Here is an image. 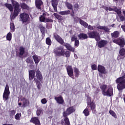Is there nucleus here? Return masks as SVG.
Returning <instances> with one entry per match:
<instances>
[{
	"instance_id": "17",
	"label": "nucleus",
	"mask_w": 125,
	"mask_h": 125,
	"mask_svg": "<svg viewBox=\"0 0 125 125\" xmlns=\"http://www.w3.org/2000/svg\"><path fill=\"white\" fill-rule=\"evenodd\" d=\"M54 99L56 101L57 103H58V104L61 105L64 104V99L62 96L60 95L58 97H55Z\"/></svg>"
},
{
	"instance_id": "44",
	"label": "nucleus",
	"mask_w": 125,
	"mask_h": 125,
	"mask_svg": "<svg viewBox=\"0 0 125 125\" xmlns=\"http://www.w3.org/2000/svg\"><path fill=\"white\" fill-rule=\"evenodd\" d=\"M109 113L110 115L112 116V117H114V118H115V119H117V114H116V113L114 112V111L110 110H109Z\"/></svg>"
},
{
	"instance_id": "61",
	"label": "nucleus",
	"mask_w": 125,
	"mask_h": 125,
	"mask_svg": "<svg viewBox=\"0 0 125 125\" xmlns=\"http://www.w3.org/2000/svg\"><path fill=\"white\" fill-rule=\"evenodd\" d=\"M2 125H12V124H4Z\"/></svg>"
},
{
	"instance_id": "32",
	"label": "nucleus",
	"mask_w": 125,
	"mask_h": 125,
	"mask_svg": "<svg viewBox=\"0 0 125 125\" xmlns=\"http://www.w3.org/2000/svg\"><path fill=\"white\" fill-rule=\"evenodd\" d=\"M32 58L34 60V61L36 64V65H38L40 62V59H39V56L35 55L32 56Z\"/></svg>"
},
{
	"instance_id": "29",
	"label": "nucleus",
	"mask_w": 125,
	"mask_h": 125,
	"mask_svg": "<svg viewBox=\"0 0 125 125\" xmlns=\"http://www.w3.org/2000/svg\"><path fill=\"white\" fill-rule=\"evenodd\" d=\"M23 100L24 101L22 103L23 107H27L28 106H30V101H29V100L26 98H23Z\"/></svg>"
},
{
	"instance_id": "40",
	"label": "nucleus",
	"mask_w": 125,
	"mask_h": 125,
	"mask_svg": "<svg viewBox=\"0 0 125 125\" xmlns=\"http://www.w3.org/2000/svg\"><path fill=\"white\" fill-rule=\"evenodd\" d=\"M46 44L47 45H51L52 44V41H51V39H50V38L48 37L46 39Z\"/></svg>"
},
{
	"instance_id": "53",
	"label": "nucleus",
	"mask_w": 125,
	"mask_h": 125,
	"mask_svg": "<svg viewBox=\"0 0 125 125\" xmlns=\"http://www.w3.org/2000/svg\"><path fill=\"white\" fill-rule=\"evenodd\" d=\"M78 40V38L77 37L73 36L71 38V42H76V41Z\"/></svg>"
},
{
	"instance_id": "41",
	"label": "nucleus",
	"mask_w": 125,
	"mask_h": 125,
	"mask_svg": "<svg viewBox=\"0 0 125 125\" xmlns=\"http://www.w3.org/2000/svg\"><path fill=\"white\" fill-rule=\"evenodd\" d=\"M83 113L84 114V116H85V117H87L88 116H89V110H88L87 106L83 110Z\"/></svg>"
},
{
	"instance_id": "49",
	"label": "nucleus",
	"mask_w": 125,
	"mask_h": 125,
	"mask_svg": "<svg viewBox=\"0 0 125 125\" xmlns=\"http://www.w3.org/2000/svg\"><path fill=\"white\" fill-rule=\"evenodd\" d=\"M94 28H95V26H91L90 24L88 25V26H87V29L88 30H94Z\"/></svg>"
},
{
	"instance_id": "18",
	"label": "nucleus",
	"mask_w": 125,
	"mask_h": 125,
	"mask_svg": "<svg viewBox=\"0 0 125 125\" xmlns=\"http://www.w3.org/2000/svg\"><path fill=\"white\" fill-rule=\"evenodd\" d=\"M30 122L34 124L35 125H41V122L40 121V119L37 117H32L30 120Z\"/></svg>"
},
{
	"instance_id": "37",
	"label": "nucleus",
	"mask_w": 125,
	"mask_h": 125,
	"mask_svg": "<svg viewBox=\"0 0 125 125\" xmlns=\"http://www.w3.org/2000/svg\"><path fill=\"white\" fill-rule=\"evenodd\" d=\"M80 24H81L82 26H83L85 28H86L88 26V23L83 21V20H80Z\"/></svg>"
},
{
	"instance_id": "5",
	"label": "nucleus",
	"mask_w": 125,
	"mask_h": 125,
	"mask_svg": "<svg viewBox=\"0 0 125 125\" xmlns=\"http://www.w3.org/2000/svg\"><path fill=\"white\" fill-rule=\"evenodd\" d=\"M122 75V77H119L116 80L118 90H124L125 89V73L123 72Z\"/></svg>"
},
{
	"instance_id": "31",
	"label": "nucleus",
	"mask_w": 125,
	"mask_h": 125,
	"mask_svg": "<svg viewBox=\"0 0 125 125\" xmlns=\"http://www.w3.org/2000/svg\"><path fill=\"white\" fill-rule=\"evenodd\" d=\"M53 15L55 16V18L58 19V20H59V21H62V20H64V18L62 17V16L56 13H54Z\"/></svg>"
},
{
	"instance_id": "52",
	"label": "nucleus",
	"mask_w": 125,
	"mask_h": 125,
	"mask_svg": "<svg viewBox=\"0 0 125 125\" xmlns=\"http://www.w3.org/2000/svg\"><path fill=\"white\" fill-rule=\"evenodd\" d=\"M41 103L42 104H46L47 103V100H46V99L43 98L41 100Z\"/></svg>"
},
{
	"instance_id": "27",
	"label": "nucleus",
	"mask_w": 125,
	"mask_h": 125,
	"mask_svg": "<svg viewBox=\"0 0 125 125\" xmlns=\"http://www.w3.org/2000/svg\"><path fill=\"white\" fill-rule=\"evenodd\" d=\"M39 28L40 29V31L43 36H45V27L43 26L42 24H40L39 25Z\"/></svg>"
},
{
	"instance_id": "4",
	"label": "nucleus",
	"mask_w": 125,
	"mask_h": 125,
	"mask_svg": "<svg viewBox=\"0 0 125 125\" xmlns=\"http://www.w3.org/2000/svg\"><path fill=\"white\" fill-rule=\"evenodd\" d=\"M107 86L106 84H103L100 86L102 93L104 96L111 97V96L114 95V89L113 87H109L107 89Z\"/></svg>"
},
{
	"instance_id": "56",
	"label": "nucleus",
	"mask_w": 125,
	"mask_h": 125,
	"mask_svg": "<svg viewBox=\"0 0 125 125\" xmlns=\"http://www.w3.org/2000/svg\"><path fill=\"white\" fill-rule=\"evenodd\" d=\"M46 27L47 29H51L52 28V24H46Z\"/></svg>"
},
{
	"instance_id": "51",
	"label": "nucleus",
	"mask_w": 125,
	"mask_h": 125,
	"mask_svg": "<svg viewBox=\"0 0 125 125\" xmlns=\"http://www.w3.org/2000/svg\"><path fill=\"white\" fill-rule=\"evenodd\" d=\"M91 68L94 71L95 70H97L98 69L97 65L95 64H92L91 65Z\"/></svg>"
},
{
	"instance_id": "3",
	"label": "nucleus",
	"mask_w": 125,
	"mask_h": 125,
	"mask_svg": "<svg viewBox=\"0 0 125 125\" xmlns=\"http://www.w3.org/2000/svg\"><path fill=\"white\" fill-rule=\"evenodd\" d=\"M53 38L55 39L59 43L62 44L63 46H65L67 50H69L70 51H72V52H75V48L72 47L71 44L64 42V40L61 38V37L57 34V33H53Z\"/></svg>"
},
{
	"instance_id": "43",
	"label": "nucleus",
	"mask_w": 125,
	"mask_h": 125,
	"mask_svg": "<svg viewBox=\"0 0 125 125\" xmlns=\"http://www.w3.org/2000/svg\"><path fill=\"white\" fill-rule=\"evenodd\" d=\"M11 39H12V34L11 32H9L6 36V40L7 41H11Z\"/></svg>"
},
{
	"instance_id": "21",
	"label": "nucleus",
	"mask_w": 125,
	"mask_h": 125,
	"mask_svg": "<svg viewBox=\"0 0 125 125\" xmlns=\"http://www.w3.org/2000/svg\"><path fill=\"white\" fill-rule=\"evenodd\" d=\"M120 59H124L125 57V48H122L119 50V55Z\"/></svg>"
},
{
	"instance_id": "1",
	"label": "nucleus",
	"mask_w": 125,
	"mask_h": 125,
	"mask_svg": "<svg viewBox=\"0 0 125 125\" xmlns=\"http://www.w3.org/2000/svg\"><path fill=\"white\" fill-rule=\"evenodd\" d=\"M12 3L14 7V13L12 16H11V20H14L17 16L19 15V13L21 12V8L22 10H29L30 7L25 2L19 3L16 2L13 0H12ZM21 6V8H19Z\"/></svg>"
},
{
	"instance_id": "12",
	"label": "nucleus",
	"mask_w": 125,
	"mask_h": 125,
	"mask_svg": "<svg viewBox=\"0 0 125 125\" xmlns=\"http://www.w3.org/2000/svg\"><path fill=\"white\" fill-rule=\"evenodd\" d=\"M9 94H10L9 86H8V84H6L3 94V99L4 101H7V100L9 99Z\"/></svg>"
},
{
	"instance_id": "28",
	"label": "nucleus",
	"mask_w": 125,
	"mask_h": 125,
	"mask_svg": "<svg viewBox=\"0 0 125 125\" xmlns=\"http://www.w3.org/2000/svg\"><path fill=\"white\" fill-rule=\"evenodd\" d=\"M114 8H111L110 7H108V10L109 11H114L115 12H116L118 16H119V14H120V10L121 9H118V8L117 7H114Z\"/></svg>"
},
{
	"instance_id": "47",
	"label": "nucleus",
	"mask_w": 125,
	"mask_h": 125,
	"mask_svg": "<svg viewBox=\"0 0 125 125\" xmlns=\"http://www.w3.org/2000/svg\"><path fill=\"white\" fill-rule=\"evenodd\" d=\"M9 112L10 117H13L15 115V113H16V110H12L10 111H9Z\"/></svg>"
},
{
	"instance_id": "30",
	"label": "nucleus",
	"mask_w": 125,
	"mask_h": 125,
	"mask_svg": "<svg viewBox=\"0 0 125 125\" xmlns=\"http://www.w3.org/2000/svg\"><path fill=\"white\" fill-rule=\"evenodd\" d=\"M111 37L114 39H117L120 36V32L118 31H115L113 33H111Z\"/></svg>"
},
{
	"instance_id": "2",
	"label": "nucleus",
	"mask_w": 125,
	"mask_h": 125,
	"mask_svg": "<svg viewBox=\"0 0 125 125\" xmlns=\"http://www.w3.org/2000/svg\"><path fill=\"white\" fill-rule=\"evenodd\" d=\"M53 52L55 55L58 57L63 56L66 57V58H69V57L71 56V52L69 51H65V50H64V47H63L62 46H60L55 48L53 50Z\"/></svg>"
},
{
	"instance_id": "22",
	"label": "nucleus",
	"mask_w": 125,
	"mask_h": 125,
	"mask_svg": "<svg viewBox=\"0 0 125 125\" xmlns=\"http://www.w3.org/2000/svg\"><path fill=\"white\" fill-rule=\"evenodd\" d=\"M29 81H33L35 78V75H36V72L35 70H29Z\"/></svg>"
},
{
	"instance_id": "57",
	"label": "nucleus",
	"mask_w": 125,
	"mask_h": 125,
	"mask_svg": "<svg viewBox=\"0 0 125 125\" xmlns=\"http://www.w3.org/2000/svg\"><path fill=\"white\" fill-rule=\"evenodd\" d=\"M124 24L121 25V28L123 30L124 32H125V21H124Z\"/></svg>"
},
{
	"instance_id": "26",
	"label": "nucleus",
	"mask_w": 125,
	"mask_h": 125,
	"mask_svg": "<svg viewBox=\"0 0 125 125\" xmlns=\"http://www.w3.org/2000/svg\"><path fill=\"white\" fill-rule=\"evenodd\" d=\"M97 28L98 30H104L105 33H109L110 32V29L107 27V26H98Z\"/></svg>"
},
{
	"instance_id": "20",
	"label": "nucleus",
	"mask_w": 125,
	"mask_h": 125,
	"mask_svg": "<svg viewBox=\"0 0 125 125\" xmlns=\"http://www.w3.org/2000/svg\"><path fill=\"white\" fill-rule=\"evenodd\" d=\"M52 6L54 8L55 12H57V5H58V0H51Z\"/></svg>"
},
{
	"instance_id": "45",
	"label": "nucleus",
	"mask_w": 125,
	"mask_h": 125,
	"mask_svg": "<svg viewBox=\"0 0 125 125\" xmlns=\"http://www.w3.org/2000/svg\"><path fill=\"white\" fill-rule=\"evenodd\" d=\"M79 8H80V5H79V4H75L74 6V12H77V11H78V10H79Z\"/></svg>"
},
{
	"instance_id": "7",
	"label": "nucleus",
	"mask_w": 125,
	"mask_h": 125,
	"mask_svg": "<svg viewBox=\"0 0 125 125\" xmlns=\"http://www.w3.org/2000/svg\"><path fill=\"white\" fill-rule=\"evenodd\" d=\"M46 16H49V14L47 12H45L42 13V15L39 17V21L43 22V23H53V20L52 19L46 18Z\"/></svg>"
},
{
	"instance_id": "10",
	"label": "nucleus",
	"mask_w": 125,
	"mask_h": 125,
	"mask_svg": "<svg viewBox=\"0 0 125 125\" xmlns=\"http://www.w3.org/2000/svg\"><path fill=\"white\" fill-rule=\"evenodd\" d=\"M87 106H90L93 114H95L96 113V110H95L96 105L93 102H91V98L90 97H88L87 99Z\"/></svg>"
},
{
	"instance_id": "8",
	"label": "nucleus",
	"mask_w": 125,
	"mask_h": 125,
	"mask_svg": "<svg viewBox=\"0 0 125 125\" xmlns=\"http://www.w3.org/2000/svg\"><path fill=\"white\" fill-rule=\"evenodd\" d=\"M20 19L22 23H23L25 25H28L30 23V17L28 14L25 12L20 14Z\"/></svg>"
},
{
	"instance_id": "64",
	"label": "nucleus",
	"mask_w": 125,
	"mask_h": 125,
	"mask_svg": "<svg viewBox=\"0 0 125 125\" xmlns=\"http://www.w3.org/2000/svg\"><path fill=\"white\" fill-rule=\"evenodd\" d=\"M118 0H113L114 1H118Z\"/></svg>"
},
{
	"instance_id": "16",
	"label": "nucleus",
	"mask_w": 125,
	"mask_h": 125,
	"mask_svg": "<svg viewBox=\"0 0 125 125\" xmlns=\"http://www.w3.org/2000/svg\"><path fill=\"white\" fill-rule=\"evenodd\" d=\"M108 44V41L104 40H102L98 42V46L99 48H102V47H105Z\"/></svg>"
},
{
	"instance_id": "50",
	"label": "nucleus",
	"mask_w": 125,
	"mask_h": 125,
	"mask_svg": "<svg viewBox=\"0 0 125 125\" xmlns=\"http://www.w3.org/2000/svg\"><path fill=\"white\" fill-rule=\"evenodd\" d=\"M74 45L76 47H78L80 45V41H79V40L75 41Z\"/></svg>"
},
{
	"instance_id": "23",
	"label": "nucleus",
	"mask_w": 125,
	"mask_h": 125,
	"mask_svg": "<svg viewBox=\"0 0 125 125\" xmlns=\"http://www.w3.org/2000/svg\"><path fill=\"white\" fill-rule=\"evenodd\" d=\"M120 12V13L118 14V17H119L121 22H124V21H125V11H123V14L124 16L122 14V11H121V10Z\"/></svg>"
},
{
	"instance_id": "34",
	"label": "nucleus",
	"mask_w": 125,
	"mask_h": 125,
	"mask_svg": "<svg viewBox=\"0 0 125 125\" xmlns=\"http://www.w3.org/2000/svg\"><path fill=\"white\" fill-rule=\"evenodd\" d=\"M74 71L75 78H79V76H80V70H79V68L74 67Z\"/></svg>"
},
{
	"instance_id": "62",
	"label": "nucleus",
	"mask_w": 125,
	"mask_h": 125,
	"mask_svg": "<svg viewBox=\"0 0 125 125\" xmlns=\"http://www.w3.org/2000/svg\"><path fill=\"white\" fill-rule=\"evenodd\" d=\"M19 106H21L22 105V103H19Z\"/></svg>"
},
{
	"instance_id": "63",
	"label": "nucleus",
	"mask_w": 125,
	"mask_h": 125,
	"mask_svg": "<svg viewBox=\"0 0 125 125\" xmlns=\"http://www.w3.org/2000/svg\"><path fill=\"white\" fill-rule=\"evenodd\" d=\"M111 26V27H114L115 26V24H112Z\"/></svg>"
},
{
	"instance_id": "54",
	"label": "nucleus",
	"mask_w": 125,
	"mask_h": 125,
	"mask_svg": "<svg viewBox=\"0 0 125 125\" xmlns=\"http://www.w3.org/2000/svg\"><path fill=\"white\" fill-rule=\"evenodd\" d=\"M74 20H75V22L76 23H78V21H80V20H81V19H80V18L78 17H76L75 18H74Z\"/></svg>"
},
{
	"instance_id": "6",
	"label": "nucleus",
	"mask_w": 125,
	"mask_h": 125,
	"mask_svg": "<svg viewBox=\"0 0 125 125\" xmlns=\"http://www.w3.org/2000/svg\"><path fill=\"white\" fill-rule=\"evenodd\" d=\"M36 77L37 78H34V81L36 83V84L38 89H41L42 87V83L41 82H42L43 77H42V74L40 70H37L36 73Z\"/></svg>"
},
{
	"instance_id": "11",
	"label": "nucleus",
	"mask_w": 125,
	"mask_h": 125,
	"mask_svg": "<svg viewBox=\"0 0 125 125\" xmlns=\"http://www.w3.org/2000/svg\"><path fill=\"white\" fill-rule=\"evenodd\" d=\"M113 42H114V43H116V44H118L121 48L125 47V40L124 38H119L116 39H114L113 41Z\"/></svg>"
},
{
	"instance_id": "48",
	"label": "nucleus",
	"mask_w": 125,
	"mask_h": 125,
	"mask_svg": "<svg viewBox=\"0 0 125 125\" xmlns=\"http://www.w3.org/2000/svg\"><path fill=\"white\" fill-rule=\"evenodd\" d=\"M21 116V113H17L15 116V119L16 120H20V118Z\"/></svg>"
},
{
	"instance_id": "19",
	"label": "nucleus",
	"mask_w": 125,
	"mask_h": 125,
	"mask_svg": "<svg viewBox=\"0 0 125 125\" xmlns=\"http://www.w3.org/2000/svg\"><path fill=\"white\" fill-rule=\"evenodd\" d=\"M43 5V2L42 0H36L35 5L37 9L42 10V5Z\"/></svg>"
},
{
	"instance_id": "24",
	"label": "nucleus",
	"mask_w": 125,
	"mask_h": 125,
	"mask_svg": "<svg viewBox=\"0 0 125 125\" xmlns=\"http://www.w3.org/2000/svg\"><path fill=\"white\" fill-rule=\"evenodd\" d=\"M79 40H86L88 39V36H87V34L82 33H80L78 36Z\"/></svg>"
},
{
	"instance_id": "38",
	"label": "nucleus",
	"mask_w": 125,
	"mask_h": 125,
	"mask_svg": "<svg viewBox=\"0 0 125 125\" xmlns=\"http://www.w3.org/2000/svg\"><path fill=\"white\" fill-rule=\"evenodd\" d=\"M5 6H6L7 8H8L10 11H13V7L12 6V5H11V4L5 3Z\"/></svg>"
},
{
	"instance_id": "46",
	"label": "nucleus",
	"mask_w": 125,
	"mask_h": 125,
	"mask_svg": "<svg viewBox=\"0 0 125 125\" xmlns=\"http://www.w3.org/2000/svg\"><path fill=\"white\" fill-rule=\"evenodd\" d=\"M10 29L13 31L14 32L15 31V25H14V23L11 22L10 24Z\"/></svg>"
},
{
	"instance_id": "15",
	"label": "nucleus",
	"mask_w": 125,
	"mask_h": 125,
	"mask_svg": "<svg viewBox=\"0 0 125 125\" xmlns=\"http://www.w3.org/2000/svg\"><path fill=\"white\" fill-rule=\"evenodd\" d=\"M98 71L101 74H108V71L106 70V68L102 65L99 64L98 65Z\"/></svg>"
},
{
	"instance_id": "13",
	"label": "nucleus",
	"mask_w": 125,
	"mask_h": 125,
	"mask_svg": "<svg viewBox=\"0 0 125 125\" xmlns=\"http://www.w3.org/2000/svg\"><path fill=\"white\" fill-rule=\"evenodd\" d=\"M76 112V109L74 106H70L68 107L65 111H64L63 112V114H65V115H67V116H70L71 114H72V113H75Z\"/></svg>"
},
{
	"instance_id": "59",
	"label": "nucleus",
	"mask_w": 125,
	"mask_h": 125,
	"mask_svg": "<svg viewBox=\"0 0 125 125\" xmlns=\"http://www.w3.org/2000/svg\"><path fill=\"white\" fill-rule=\"evenodd\" d=\"M70 15L72 16V17H73V19L75 18V11H73L72 13L70 14Z\"/></svg>"
},
{
	"instance_id": "42",
	"label": "nucleus",
	"mask_w": 125,
	"mask_h": 125,
	"mask_svg": "<svg viewBox=\"0 0 125 125\" xmlns=\"http://www.w3.org/2000/svg\"><path fill=\"white\" fill-rule=\"evenodd\" d=\"M26 63L28 64H33L34 63V62L33 61V59H32V58L31 57H28L25 60Z\"/></svg>"
},
{
	"instance_id": "35",
	"label": "nucleus",
	"mask_w": 125,
	"mask_h": 125,
	"mask_svg": "<svg viewBox=\"0 0 125 125\" xmlns=\"http://www.w3.org/2000/svg\"><path fill=\"white\" fill-rule=\"evenodd\" d=\"M71 14L70 10L63 11H61L59 12V14H60V15H68V14Z\"/></svg>"
},
{
	"instance_id": "9",
	"label": "nucleus",
	"mask_w": 125,
	"mask_h": 125,
	"mask_svg": "<svg viewBox=\"0 0 125 125\" xmlns=\"http://www.w3.org/2000/svg\"><path fill=\"white\" fill-rule=\"evenodd\" d=\"M87 35L90 39H95L97 42L100 41V35L96 30L89 32Z\"/></svg>"
},
{
	"instance_id": "58",
	"label": "nucleus",
	"mask_w": 125,
	"mask_h": 125,
	"mask_svg": "<svg viewBox=\"0 0 125 125\" xmlns=\"http://www.w3.org/2000/svg\"><path fill=\"white\" fill-rule=\"evenodd\" d=\"M64 122H65V121L64 120V119H63V120L62 119V120H61V125H65Z\"/></svg>"
},
{
	"instance_id": "14",
	"label": "nucleus",
	"mask_w": 125,
	"mask_h": 125,
	"mask_svg": "<svg viewBox=\"0 0 125 125\" xmlns=\"http://www.w3.org/2000/svg\"><path fill=\"white\" fill-rule=\"evenodd\" d=\"M67 75L72 79H74L73 76H74V70H73V67L72 65H68L66 68Z\"/></svg>"
},
{
	"instance_id": "55",
	"label": "nucleus",
	"mask_w": 125,
	"mask_h": 125,
	"mask_svg": "<svg viewBox=\"0 0 125 125\" xmlns=\"http://www.w3.org/2000/svg\"><path fill=\"white\" fill-rule=\"evenodd\" d=\"M100 91H101V90H100L99 88H96L95 93L96 95H97V94H98V93H99V92H100Z\"/></svg>"
},
{
	"instance_id": "25",
	"label": "nucleus",
	"mask_w": 125,
	"mask_h": 125,
	"mask_svg": "<svg viewBox=\"0 0 125 125\" xmlns=\"http://www.w3.org/2000/svg\"><path fill=\"white\" fill-rule=\"evenodd\" d=\"M63 117L64 118V124L65 125H71L70 123V120H69V118H68V115L66 114L62 113Z\"/></svg>"
},
{
	"instance_id": "33",
	"label": "nucleus",
	"mask_w": 125,
	"mask_h": 125,
	"mask_svg": "<svg viewBox=\"0 0 125 125\" xmlns=\"http://www.w3.org/2000/svg\"><path fill=\"white\" fill-rule=\"evenodd\" d=\"M19 55H21V56H23L24 54H25V48L23 46H21L19 48Z\"/></svg>"
},
{
	"instance_id": "60",
	"label": "nucleus",
	"mask_w": 125,
	"mask_h": 125,
	"mask_svg": "<svg viewBox=\"0 0 125 125\" xmlns=\"http://www.w3.org/2000/svg\"><path fill=\"white\" fill-rule=\"evenodd\" d=\"M104 9H105V10H106L107 12H108V10H109V7H105L104 8Z\"/></svg>"
},
{
	"instance_id": "36",
	"label": "nucleus",
	"mask_w": 125,
	"mask_h": 125,
	"mask_svg": "<svg viewBox=\"0 0 125 125\" xmlns=\"http://www.w3.org/2000/svg\"><path fill=\"white\" fill-rule=\"evenodd\" d=\"M41 114H43V109L42 108L39 107L37 109V110L36 111V114L38 116H41Z\"/></svg>"
},
{
	"instance_id": "39",
	"label": "nucleus",
	"mask_w": 125,
	"mask_h": 125,
	"mask_svg": "<svg viewBox=\"0 0 125 125\" xmlns=\"http://www.w3.org/2000/svg\"><path fill=\"white\" fill-rule=\"evenodd\" d=\"M65 5L67 8H68V9H70V10H73V5L72 4L68 2H66L65 3Z\"/></svg>"
}]
</instances>
